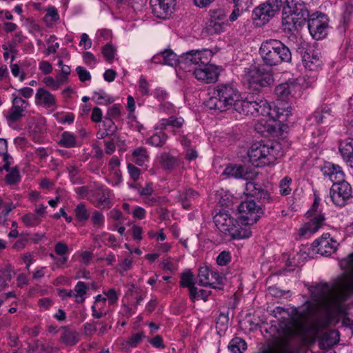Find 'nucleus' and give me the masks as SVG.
I'll use <instances>...</instances> for the list:
<instances>
[{"label": "nucleus", "mask_w": 353, "mask_h": 353, "mask_svg": "<svg viewBox=\"0 0 353 353\" xmlns=\"http://www.w3.org/2000/svg\"><path fill=\"white\" fill-rule=\"evenodd\" d=\"M88 290L87 285L83 281H79L74 288V297L77 303H83L85 300L83 296L86 294Z\"/></svg>", "instance_id": "40"}, {"label": "nucleus", "mask_w": 353, "mask_h": 353, "mask_svg": "<svg viewBox=\"0 0 353 353\" xmlns=\"http://www.w3.org/2000/svg\"><path fill=\"white\" fill-rule=\"evenodd\" d=\"M231 261V254L228 251L221 252L216 258V263L219 265L225 266Z\"/></svg>", "instance_id": "52"}, {"label": "nucleus", "mask_w": 353, "mask_h": 353, "mask_svg": "<svg viewBox=\"0 0 353 353\" xmlns=\"http://www.w3.org/2000/svg\"><path fill=\"white\" fill-rule=\"evenodd\" d=\"M328 21L327 17L322 13L309 14L307 28L313 38L319 40L326 35Z\"/></svg>", "instance_id": "11"}, {"label": "nucleus", "mask_w": 353, "mask_h": 353, "mask_svg": "<svg viewBox=\"0 0 353 353\" xmlns=\"http://www.w3.org/2000/svg\"><path fill=\"white\" fill-rule=\"evenodd\" d=\"M353 6L346 5L342 15L341 23L343 30L345 31L349 26L352 18Z\"/></svg>", "instance_id": "42"}, {"label": "nucleus", "mask_w": 353, "mask_h": 353, "mask_svg": "<svg viewBox=\"0 0 353 353\" xmlns=\"http://www.w3.org/2000/svg\"><path fill=\"white\" fill-rule=\"evenodd\" d=\"M277 117L282 121H285L292 115L291 107L287 104L283 103L282 101L278 103L275 107Z\"/></svg>", "instance_id": "38"}, {"label": "nucleus", "mask_w": 353, "mask_h": 353, "mask_svg": "<svg viewBox=\"0 0 353 353\" xmlns=\"http://www.w3.org/2000/svg\"><path fill=\"white\" fill-rule=\"evenodd\" d=\"M94 94L97 96V102L99 104L110 103L112 102L110 97H108L103 91H99L98 92H94Z\"/></svg>", "instance_id": "58"}, {"label": "nucleus", "mask_w": 353, "mask_h": 353, "mask_svg": "<svg viewBox=\"0 0 353 353\" xmlns=\"http://www.w3.org/2000/svg\"><path fill=\"white\" fill-rule=\"evenodd\" d=\"M240 216L239 218L241 225L243 228L250 229V226L255 224L261 217L262 212H239Z\"/></svg>", "instance_id": "31"}, {"label": "nucleus", "mask_w": 353, "mask_h": 353, "mask_svg": "<svg viewBox=\"0 0 353 353\" xmlns=\"http://www.w3.org/2000/svg\"><path fill=\"white\" fill-rule=\"evenodd\" d=\"M331 117V108L327 105H324L321 109H317L310 119L314 121L317 124L324 123L327 122Z\"/></svg>", "instance_id": "30"}, {"label": "nucleus", "mask_w": 353, "mask_h": 353, "mask_svg": "<svg viewBox=\"0 0 353 353\" xmlns=\"http://www.w3.org/2000/svg\"><path fill=\"white\" fill-rule=\"evenodd\" d=\"M41 350L46 353H55L58 352L59 348L55 347L52 342H48L46 344L41 343Z\"/></svg>", "instance_id": "63"}, {"label": "nucleus", "mask_w": 353, "mask_h": 353, "mask_svg": "<svg viewBox=\"0 0 353 353\" xmlns=\"http://www.w3.org/2000/svg\"><path fill=\"white\" fill-rule=\"evenodd\" d=\"M297 87L292 83H284L279 84L275 88L274 92L279 100L285 101L292 96Z\"/></svg>", "instance_id": "24"}, {"label": "nucleus", "mask_w": 353, "mask_h": 353, "mask_svg": "<svg viewBox=\"0 0 353 353\" xmlns=\"http://www.w3.org/2000/svg\"><path fill=\"white\" fill-rule=\"evenodd\" d=\"M80 340L79 334L75 330L66 327H63V332L60 336V341L66 345L74 346Z\"/></svg>", "instance_id": "29"}, {"label": "nucleus", "mask_w": 353, "mask_h": 353, "mask_svg": "<svg viewBox=\"0 0 353 353\" xmlns=\"http://www.w3.org/2000/svg\"><path fill=\"white\" fill-rule=\"evenodd\" d=\"M322 172L333 182V184L345 181L343 172L339 165L330 163H325L322 168Z\"/></svg>", "instance_id": "22"}, {"label": "nucleus", "mask_w": 353, "mask_h": 353, "mask_svg": "<svg viewBox=\"0 0 353 353\" xmlns=\"http://www.w3.org/2000/svg\"><path fill=\"white\" fill-rule=\"evenodd\" d=\"M21 176L17 168H12L6 176L5 180L7 184L14 185L19 182Z\"/></svg>", "instance_id": "47"}, {"label": "nucleus", "mask_w": 353, "mask_h": 353, "mask_svg": "<svg viewBox=\"0 0 353 353\" xmlns=\"http://www.w3.org/2000/svg\"><path fill=\"white\" fill-rule=\"evenodd\" d=\"M59 144L65 148H73L77 145L76 137L69 132H63L61 134Z\"/></svg>", "instance_id": "37"}, {"label": "nucleus", "mask_w": 353, "mask_h": 353, "mask_svg": "<svg viewBox=\"0 0 353 353\" xmlns=\"http://www.w3.org/2000/svg\"><path fill=\"white\" fill-rule=\"evenodd\" d=\"M234 110L245 115L266 116L270 114L271 108L266 100L257 99L250 101L248 99L241 100L239 99Z\"/></svg>", "instance_id": "7"}, {"label": "nucleus", "mask_w": 353, "mask_h": 353, "mask_svg": "<svg viewBox=\"0 0 353 353\" xmlns=\"http://www.w3.org/2000/svg\"><path fill=\"white\" fill-rule=\"evenodd\" d=\"M214 222L217 229L231 239H246L251 236L252 232L248 228L241 225L227 210H221L214 216Z\"/></svg>", "instance_id": "5"}, {"label": "nucleus", "mask_w": 353, "mask_h": 353, "mask_svg": "<svg viewBox=\"0 0 353 353\" xmlns=\"http://www.w3.org/2000/svg\"><path fill=\"white\" fill-rule=\"evenodd\" d=\"M184 124V119L182 117L171 116L167 119H161L157 124L155 128L159 130H164L168 126L172 127L174 134H179L181 129Z\"/></svg>", "instance_id": "21"}, {"label": "nucleus", "mask_w": 353, "mask_h": 353, "mask_svg": "<svg viewBox=\"0 0 353 353\" xmlns=\"http://www.w3.org/2000/svg\"><path fill=\"white\" fill-rule=\"evenodd\" d=\"M194 274L190 270H185L181 275L180 285L189 288L194 285Z\"/></svg>", "instance_id": "44"}, {"label": "nucleus", "mask_w": 353, "mask_h": 353, "mask_svg": "<svg viewBox=\"0 0 353 353\" xmlns=\"http://www.w3.org/2000/svg\"><path fill=\"white\" fill-rule=\"evenodd\" d=\"M196 79L205 83H211L218 80V68L212 64L204 63L201 67H196L194 70Z\"/></svg>", "instance_id": "17"}, {"label": "nucleus", "mask_w": 353, "mask_h": 353, "mask_svg": "<svg viewBox=\"0 0 353 353\" xmlns=\"http://www.w3.org/2000/svg\"><path fill=\"white\" fill-rule=\"evenodd\" d=\"M77 73L79 79L81 82L89 81L91 79V75L90 72L82 66H78L76 68Z\"/></svg>", "instance_id": "53"}, {"label": "nucleus", "mask_w": 353, "mask_h": 353, "mask_svg": "<svg viewBox=\"0 0 353 353\" xmlns=\"http://www.w3.org/2000/svg\"><path fill=\"white\" fill-rule=\"evenodd\" d=\"M162 168L165 170H172L178 163L177 159L169 153H162L160 157Z\"/></svg>", "instance_id": "35"}, {"label": "nucleus", "mask_w": 353, "mask_h": 353, "mask_svg": "<svg viewBox=\"0 0 353 353\" xmlns=\"http://www.w3.org/2000/svg\"><path fill=\"white\" fill-rule=\"evenodd\" d=\"M55 252L60 256H63L68 253V248L66 244L59 242L54 246Z\"/></svg>", "instance_id": "62"}, {"label": "nucleus", "mask_w": 353, "mask_h": 353, "mask_svg": "<svg viewBox=\"0 0 353 353\" xmlns=\"http://www.w3.org/2000/svg\"><path fill=\"white\" fill-rule=\"evenodd\" d=\"M247 78L250 85L256 90L266 87L272 82L271 75L256 66H254L249 70Z\"/></svg>", "instance_id": "14"}, {"label": "nucleus", "mask_w": 353, "mask_h": 353, "mask_svg": "<svg viewBox=\"0 0 353 353\" xmlns=\"http://www.w3.org/2000/svg\"><path fill=\"white\" fill-rule=\"evenodd\" d=\"M163 131V130H160L159 132L154 133L151 137L147 139L146 143L154 147L163 146L168 139L167 134Z\"/></svg>", "instance_id": "34"}, {"label": "nucleus", "mask_w": 353, "mask_h": 353, "mask_svg": "<svg viewBox=\"0 0 353 353\" xmlns=\"http://www.w3.org/2000/svg\"><path fill=\"white\" fill-rule=\"evenodd\" d=\"M57 38L54 35H51L47 40V43H48V47L46 51V54L49 55L51 53H55L57 50L59 48V43L57 42H54Z\"/></svg>", "instance_id": "50"}, {"label": "nucleus", "mask_w": 353, "mask_h": 353, "mask_svg": "<svg viewBox=\"0 0 353 353\" xmlns=\"http://www.w3.org/2000/svg\"><path fill=\"white\" fill-rule=\"evenodd\" d=\"M132 155L136 164L139 166H143L149 161L148 152L147 149L143 147H139L134 150Z\"/></svg>", "instance_id": "32"}, {"label": "nucleus", "mask_w": 353, "mask_h": 353, "mask_svg": "<svg viewBox=\"0 0 353 353\" xmlns=\"http://www.w3.org/2000/svg\"><path fill=\"white\" fill-rule=\"evenodd\" d=\"M163 59V65H168L170 66L176 65L180 63L181 58L170 49H167L161 52Z\"/></svg>", "instance_id": "33"}, {"label": "nucleus", "mask_w": 353, "mask_h": 353, "mask_svg": "<svg viewBox=\"0 0 353 353\" xmlns=\"http://www.w3.org/2000/svg\"><path fill=\"white\" fill-rule=\"evenodd\" d=\"M214 95L207 101L206 105L210 109L225 111L234 108L241 94L236 87L230 83L218 84L214 90Z\"/></svg>", "instance_id": "4"}, {"label": "nucleus", "mask_w": 353, "mask_h": 353, "mask_svg": "<svg viewBox=\"0 0 353 353\" xmlns=\"http://www.w3.org/2000/svg\"><path fill=\"white\" fill-rule=\"evenodd\" d=\"M339 151L343 160L353 168V139H347L340 143Z\"/></svg>", "instance_id": "26"}, {"label": "nucleus", "mask_w": 353, "mask_h": 353, "mask_svg": "<svg viewBox=\"0 0 353 353\" xmlns=\"http://www.w3.org/2000/svg\"><path fill=\"white\" fill-rule=\"evenodd\" d=\"M314 196V203L306 213L307 217H311V219L300 229V234L302 236L306 235L307 233L314 234L325 223L324 215L317 213L320 198L316 194Z\"/></svg>", "instance_id": "8"}, {"label": "nucleus", "mask_w": 353, "mask_h": 353, "mask_svg": "<svg viewBox=\"0 0 353 353\" xmlns=\"http://www.w3.org/2000/svg\"><path fill=\"white\" fill-rule=\"evenodd\" d=\"M223 174L228 177L253 180L256 174L248 167L242 165H230L223 172Z\"/></svg>", "instance_id": "19"}, {"label": "nucleus", "mask_w": 353, "mask_h": 353, "mask_svg": "<svg viewBox=\"0 0 353 353\" xmlns=\"http://www.w3.org/2000/svg\"><path fill=\"white\" fill-rule=\"evenodd\" d=\"M352 197V188L345 181L333 184L330 190V198L334 205L343 207Z\"/></svg>", "instance_id": "13"}, {"label": "nucleus", "mask_w": 353, "mask_h": 353, "mask_svg": "<svg viewBox=\"0 0 353 353\" xmlns=\"http://www.w3.org/2000/svg\"><path fill=\"white\" fill-rule=\"evenodd\" d=\"M275 12L271 9L269 5L264 3L256 8L253 11L254 19L261 20L265 23L275 15Z\"/></svg>", "instance_id": "27"}, {"label": "nucleus", "mask_w": 353, "mask_h": 353, "mask_svg": "<svg viewBox=\"0 0 353 353\" xmlns=\"http://www.w3.org/2000/svg\"><path fill=\"white\" fill-rule=\"evenodd\" d=\"M103 123L105 129L112 135L114 134L117 128L112 119L105 118V120L103 121Z\"/></svg>", "instance_id": "61"}, {"label": "nucleus", "mask_w": 353, "mask_h": 353, "mask_svg": "<svg viewBox=\"0 0 353 353\" xmlns=\"http://www.w3.org/2000/svg\"><path fill=\"white\" fill-rule=\"evenodd\" d=\"M213 57L211 50L203 49V50H190L183 53L181 56L180 64L185 67L197 65L201 67L204 63H209Z\"/></svg>", "instance_id": "9"}, {"label": "nucleus", "mask_w": 353, "mask_h": 353, "mask_svg": "<svg viewBox=\"0 0 353 353\" xmlns=\"http://www.w3.org/2000/svg\"><path fill=\"white\" fill-rule=\"evenodd\" d=\"M175 0H150L152 13L158 18L165 19L174 6Z\"/></svg>", "instance_id": "20"}, {"label": "nucleus", "mask_w": 353, "mask_h": 353, "mask_svg": "<svg viewBox=\"0 0 353 353\" xmlns=\"http://www.w3.org/2000/svg\"><path fill=\"white\" fill-rule=\"evenodd\" d=\"M309 17V11L302 0H285L282 17L284 31L293 32L303 26Z\"/></svg>", "instance_id": "2"}, {"label": "nucleus", "mask_w": 353, "mask_h": 353, "mask_svg": "<svg viewBox=\"0 0 353 353\" xmlns=\"http://www.w3.org/2000/svg\"><path fill=\"white\" fill-rule=\"evenodd\" d=\"M227 21V15L223 10H211L209 12V19L205 25L206 32L211 35L221 33L223 32Z\"/></svg>", "instance_id": "12"}, {"label": "nucleus", "mask_w": 353, "mask_h": 353, "mask_svg": "<svg viewBox=\"0 0 353 353\" xmlns=\"http://www.w3.org/2000/svg\"><path fill=\"white\" fill-rule=\"evenodd\" d=\"M29 103L21 97L12 94V106L6 117L8 125H14L25 116Z\"/></svg>", "instance_id": "10"}, {"label": "nucleus", "mask_w": 353, "mask_h": 353, "mask_svg": "<svg viewBox=\"0 0 353 353\" xmlns=\"http://www.w3.org/2000/svg\"><path fill=\"white\" fill-rule=\"evenodd\" d=\"M239 212H262L261 207L257 205L254 201H245L242 202L239 206Z\"/></svg>", "instance_id": "41"}, {"label": "nucleus", "mask_w": 353, "mask_h": 353, "mask_svg": "<svg viewBox=\"0 0 353 353\" xmlns=\"http://www.w3.org/2000/svg\"><path fill=\"white\" fill-rule=\"evenodd\" d=\"M41 343L39 341H34L30 345L27 349L28 353H42L41 350Z\"/></svg>", "instance_id": "64"}, {"label": "nucleus", "mask_w": 353, "mask_h": 353, "mask_svg": "<svg viewBox=\"0 0 353 353\" xmlns=\"http://www.w3.org/2000/svg\"><path fill=\"white\" fill-rule=\"evenodd\" d=\"M197 192L192 189H186L179 194V201L183 208L188 209L190 207L188 201L197 196Z\"/></svg>", "instance_id": "39"}, {"label": "nucleus", "mask_w": 353, "mask_h": 353, "mask_svg": "<svg viewBox=\"0 0 353 353\" xmlns=\"http://www.w3.org/2000/svg\"><path fill=\"white\" fill-rule=\"evenodd\" d=\"M115 52V48L110 43L106 44L102 48V53L105 59L108 61H111L114 59Z\"/></svg>", "instance_id": "51"}, {"label": "nucleus", "mask_w": 353, "mask_h": 353, "mask_svg": "<svg viewBox=\"0 0 353 353\" xmlns=\"http://www.w3.org/2000/svg\"><path fill=\"white\" fill-rule=\"evenodd\" d=\"M257 192V195H255L254 198L258 199L262 203L270 202L271 197L267 190L262 188L260 191H258Z\"/></svg>", "instance_id": "56"}, {"label": "nucleus", "mask_w": 353, "mask_h": 353, "mask_svg": "<svg viewBox=\"0 0 353 353\" xmlns=\"http://www.w3.org/2000/svg\"><path fill=\"white\" fill-rule=\"evenodd\" d=\"M108 117L110 119H117L121 116V107L119 105H114L108 110Z\"/></svg>", "instance_id": "55"}, {"label": "nucleus", "mask_w": 353, "mask_h": 353, "mask_svg": "<svg viewBox=\"0 0 353 353\" xmlns=\"http://www.w3.org/2000/svg\"><path fill=\"white\" fill-rule=\"evenodd\" d=\"M338 245L336 241L330 239L329 233H325L312 243V248L316 253L327 256L335 252Z\"/></svg>", "instance_id": "15"}, {"label": "nucleus", "mask_w": 353, "mask_h": 353, "mask_svg": "<svg viewBox=\"0 0 353 353\" xmlns=\"http://www.w3.org/2000/svg\"><path fill=\"white\" fill-rule=\"evenodd\" d=\"M339 341V333L336 330H330L323 333L319 339V345L322 348H330Z\"/></svg>", "instance_id": "28"}, {"label": "nucleus", "mask_w": 353, "mask_h": 353, "mask_svg": "<svg viewBox=\"0 0 353 353\" xmlns=\"http://www.w3.org/2000/svg\"><path fill=\"white\" fill-rule=\"evenodd\" d=\"M110 194L108 189L99 188L94 193V199H90L97 208H110Z\"/></svg>", "instance_id": "25"}, {"label": "nucleus", "mask_w": 353, "mask_h": 353, "mask_svg": "<svg viewBox=\"0 0 353 353\" xmlns=\"http://www.w3.org/2000/svg\"><path fill=\"white\" fill-rule=\"evenodd\" d=\"M74 212L77 219L79 221H86L90 217V214L83 203L78 204L74 210Z\"/></svg>", "instance_id": "43"}, {"label": "nucleus", "mask_w": 353, "mask_h": 353, "mask_svg": "<svg viewBox=\"0 0 353 353\" xmlns=\"http://www.w3.org/2000/svg\"><path fill=\"white\" fill-rule=\"evenodd\" d=\"M291 183L292 179L288 176L281 180L279 183V192L282 196H286L291 193Z\"/></svg>", "instance_id": "45"}, {"label": "nucleus", "mask_w": 353, "mask_h": 353, "mask_svg": "<svg viewBox=\"0 0 353 353\" xmlns=\"http://www.w3.org/2000/svg\"><path fill=\"white\" fill-rule=\"evenodd\" d=\"M246 183L245 193L250 196L254 197L255 195H257V192L260 191L263 188L260 184L254 183L252 180Z\"/></svg>", "instance_id": "48"}, {"label": "nucleus", "mask_w": 353, "mask_h": 353, "mask_svg": "<svg viewBox=\"0 0 353 353\" xmlns=\"http://www.w3.org/2000/svg\"><path fill=\"white\" fill-rule=\"evenodd\" d=\"M145 335L143 332H140L136 334H134L129 338L128 341L126 342L127 345L132 347H135L139 344L144 339Z\"/></svg>", "instance_id": "49"}, {"label": "nucleus", "mask_w": 353, "mask_h": 353, "mask_svg": "<svg viewBox=\"0 0 353 353\" xmlns=\"http://www.w3.org/2000/svg\"><path fill=\"white\" fill-rule=\"evenodd\" d=\"M35 103L46 108H51L56 104V98L44 88H39L35 94Z\"/></svg>", "instance_id": "23"}, {"label": "nucleus", "mask_w": 353, "mask_h": 353, "mask_svg": "<svg viewBox=\"0 0 353 353\" xmlns=\"http://www.w3.org/2000/svg\"><path fill=\"white\" fill-rule=\"evenodd\" d=\"M302 61L305 68L313 71L318 70L323 64L320 52L312 47L303 52Z\"/></svg>", "instance_id": "18"}, {"label": "nucleus", "mask_w": 353, "mask_h": 353, "mask_svg": "<svg viewBox=\"0 0 353 353\" xmlns=\"http://www.w3.org/2000/svg\"><path fill=\"white\" fill-rule=\"evenodd\" d=\"M199 285L217 288L216 285L222 284L224 277L219 272L207 266L200 268L198 274Z\"/></svg>", "instance_id": "16"}, {"label": "nucleus", "mask_w": 353, "mask_h": 353, "mask_svg": "<svg viewBox=\"0 0 353 353\" xmlns=\"http://www.w3.org/2000/svg\"><path fill=\"white\" fill-rule=\"evenodd\" d=\"M228 349L232 353H243L247 349V343L243 339L235 337L230 341Z\"/></svg>", "instance_id": "36"}, {"label": "nucleus", "mask_w": 353, "mask_h": 353, "mask_svg": "<svg viewBox=\"0 0 353 353\" xmlns=\"http://www.w3.org/2000/svg\"><path fill=\"white\" fill-rule=\"evenodd\" d=\"M139 90L143 94H148L149 92V85L146 79L141 77L139 81Z\"/></svg>", "instance_id": "59"}, {"label": "nucleus", "mask_w": 353, "mask_h": 353, "mask_svg": "<svg viewBox=\"0 0 353 353\" xmlns=\"http://www.w3.org/2000/svg\"><path fill=\"white\" fill-rule=\"evenodd\" d=\"M48 17H50L52 22H55L59 20V14L57 10L54 7H50L47 9L45 19H46Z\"/></svg>", "instance_id": "57"}, {"label": "nucleus", "mask_w": 353, "mask_h": 353, "mask_svg": "<svg viewBox=\"0 0 353 353\" xmlns=\"http://www.w3.org/2000/svg\"><path fill=\"white\" fill-rule=\"evenodd\" d=\"M128 170L130 178L135 182L139 178L141 170L132 163L128 164Z\"/></svg>", "instance_id": "54"}, {"label": "nucleus", "mask_w": 353, "mask_h": 353, "mask_svg": "<svg viewBox=\"0 0 353 353\" xmlns=\"http://www.w3.org/2000/svg\"><path fill=\"white\" fill-rule=\"evenodd\" d=\"M259 53L264 63L269 66L289 63L292 61L291 50L277 39L264 41L259 48Z\"/></svg>", "instance_id": "3"}, {"label": "nucleus", "mask_w": 353, "mask_h": 353, "mask_svg": "<svg viewBox=\"0 0 353 353\" xmlns=\"http://www.w3.org/2000/svg\"><path fill=\"white\" fill-rule=\"evenodd\" d=\"M83 59L84 63L89 65H95L97 63L95 56L90 52H84L83 54Z\"/></svg>", "instance_id": "60"}, {"label": "nucleus", "mask_w": 353, "mask_h": 353, "mask_svg": "<svg viewBox=\"0 0 353 353\" xmlns=\"http://www.w3.org/2000/svg\"><path fill=\"white\" fill-rule=\"evenodd\" d=\"M279 154V151L275 145L263 141L252 143L248 152L250 162L256 167H263L274 163Z\"/></svg>", "instance_id": "6"}, {"label": "nucleus", "mask_w": 353, "mask_h": 353, "mask_svg": "<svg viewBox=\"0 0 353 353\" xmlns=\"http://www.w3.org/2000/svg\"><path fill=\"white\" fill-rule=\"evenodd\" d=\"M22 221L26 226L32 227L39 225L41 223V219L39 217V215H37L34 213H30L23 216Z\"/></svg>", "instance_id": "46"}, {"label": "nucleus", "mask_w": 353, "mask_h": 353, "mask_svg": "<svg viewBox=\"0 0 353 353\" xmlns=\"http://www.w3.org/2000/svg\"><path fill=\"white\" fill-rule=\"evenodd\" d=\"M312 301H306L305 310H294V322L297 332L305 329V323L310 316L314 315L321 307L327 310L340 314L343 312V303L349 298L348 292L345 289L336 290L327 283H319L309 288Z\"/></svg>", "instance_id": "1"}]
</instances>
